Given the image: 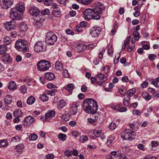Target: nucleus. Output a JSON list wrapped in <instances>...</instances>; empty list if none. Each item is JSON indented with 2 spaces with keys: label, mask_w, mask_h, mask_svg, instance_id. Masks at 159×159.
Returning a JSON list of instances; mask_svg holds the SVG:
<instances>
[{
  "label": "nucleus",
  "mask_w": 159,
  "mask_h": 159,
  "mask_svg": "<svg viewBox=\"0 0 159 159\" xmlns=\"http://www.w3.org/2000/svg\"><path fill=\"white\" fill-rule=\"evenodd\" d=\"M84 110L88 114L95 113L98 109L97 102L93 99H85L83 102Z\"/></svg>",
  "instance_id": "f257e3e1"
},
{
  "label": "nucleus",
  "mask_w": 159,
  "mask_h": 159,
  "mask_svg": "<svg viewBox=\"0 0 159 159\" xmlns=\"http://www.w3.org/2000/svg\"><path fill=\"white\" fill-rule=\"evenodd\" d=\"M83 17L84 19L89 20L93 18L94 19L98 20L100 18V16L97 15L92 9L88 8L84 12Z\"/></svg>",
  "instance_id": "f03ea898"
},
{
  "label": "nucleus",
  "mask_w": 159,
  "mask_h": 159,
  "mask_svg": "<svg viewBox=\"0 0 159 159\" xmlns=\"http://www.w3.org/2000/svg\"><path fill=\"white\" fill-rule=\"evenodd\" d=\"M27 44V41L23 39H19L16 41L15 44V48L19 51H23L25 52L28 51V49L25 46Z\"/></svg>",
  "instance_id": "7ed1b4c3"
},
{
  "label": "nucleus",
  "mask_w": 159,
  "mask_h": 159,
  "mask_svg": "<svg viewBox=\"0 0 159 159\" xmlns=\"http://www.w3.org/2000/svg\"><path fill=\"white\" fill-rule=\"evenodd\" d=\"M136 134L133 130L126 129L123 131L120 134L121 137L124 140H133L135 139Z\"/></svg>",
  "instance_id": "20e7f679"
},
{
  "label": "nucleus",
  "mask_w": 159,
  "mask_h": 159,
  "mask_svg": "<svg viewBox=\"0 0 159 159\" xmlns=\"http://www.w3.org/2000/svg\"><path fill=\"white\" fill-rule=\"evenodd\" d=\"M50 66V63L45 60H41L39 61L37 64L38 70L42 71L47 70Z\"/></svg>",
  "instance_id": "39448f33"
},
{
  "label": "nucleus",
  "mask_w": 159,
  "mask_h": 159,
  "mask_svg": "<svg viewBox=\"0 0 159 159\" xmlns=\"http://www.w3.org/2000/svg\"><path fill=\"white\" fill-rule=\"evenodd\" d=\"M111 154V155L107 157V159H127L125 155H123L120 150L112 151Z\"/></svg>",
  "instance_id": "423d86ee"
},
{
  "label": "nucleus",
  "mask_w": 159,
  "mask_h": 159,
  "mask_svg": "<svg viewBox=\"0 0 159 159\" xmlns=\"http://www.w3.org/2000/svg\"><path fill=\"white\" fill-rule=\"evenodd\" d=\"M94 8L93 9L97 15L100 16L105 8L104 5L100 2H97L93 5Z\"/></svg>",
  "instance_id": "0eeeda50"
},
{
  "label": "nucleus",
  "mask_w": 159,
  "mask_h": 159,
  "mask_svg": "<svg viewBox=\"0 0 159 159\" xmlns=\"http://www.w3.org/2000/svg\"><path fill=\"white\" fill-rule=\"evenodd\" d=\"M94 8L93 9L97 15L100 16L105 8L104 5L100 2H97L93 5Z\"/></svg>",
  "instance_id": "6e6552de"
},
{
  "label": "nucleus",
  "mask_w": 159,
  "mask_h": 159,
  "mask_svg": "<svg viewBox=\"0 0 159 159\" xmlns=\"http://www.w3.org/2000/svg\"><path fill=\"white\" fill-rule=\"evenodd\" d=\"M57 36L51 32L47 34L46 37V43L52 45L57 40Z\"/></svg>",
  "instance_id": "1a4fd4ad"
},
{
  "label": "nucleus",
  "mask_w": 159,
  "mask_h": 159,
  "mask_svg": "<svg viewBox=\"0 0 159 159\" xmlns=\"http://www.w3.org/2000/svg\"><path fill=\"white\" fill-rule=\"evenodd\" d=\"M56 90L54 89L51 90H45L41 95L40 97V99L43 101H47L48 100V97L47 95H50V96H53L55 94V92Z\"/></svg>",
  "instance_id": "9d476101"
},
{
  "label": "nucleus",
  "mask_w": 159,
  "mask_h": 159,
  "mask_svg": "<svg viewBox=\"0 0 159 159\" xmlns=\"http://www.w3.org/2000/svg\"><path fill=\"white\" fill-rule=\"evenodd\" d=\"M34 49L37 52H42L46 50V46L43 42H37L34 46Z\"/></svg>",
  "instance_id": "9b49d317"
},
{
  "label": "nucleus",
  "mask_w": 159,
  "mask_h": 159,
  "mask_svg": "<svg viewBox=\"0 0 159 159\" xmlns=\"http://www.w3.org/2000/svg\"><path fill=\"white\" fill-rule=\"evenodd\" d=\"M35 121V119L30 116L25 117L22 121V124L25 127H27L31 125Z\"/></svg>",
  "instance_id": "f8f14e48"
},
{
  "label": "nucleus",
  "mask_w": 159,
  "mask_h": 159,
  "mask_svg": "<svg viewBox=\"0 0 159 159\" xmlns=\"http://www.w3.org/2000/svg\"><path fill=\"white\" fill-rule=\"evenodd\" d=\"M16 9H11L10 10V17L14 20H20L22 19V15L19 14Z\"/></svg>",
  "instance_id": "ddd939ff"
},
{
  "label": "nucleus",
  "mask_w": 159,
  "mask_h": 159,
  "mask_svg": "<svg viewBox=\"0 0 159 159\" xmlns=\"http://www.w3.org/2000/svg\"><path fill=\"white\" fill-rule=\"evenodd\" d=\"M3 25L6 29L8 30L14 29L16 27V22L14 20L5 22L3 24Z\"/></svg>",
  "instance_id": "4468645a"
},
{
  "label": "nucleus",
  "mask_w": 159,
  "mask_h": 159,
  "mask_svg": "<svg viewBox=\"0 0 159 159\" xmlns=\"http://www.w3.org/2000/svg\"><path fill=\"white\" fill-rule=\"evenodd\" d=\"M2 7L6 9L10 7L13 4V0H3Z\"/></svg>",
  "instance_id": "2eb2a0df"
},
{
  "label": "nucleus",
  "mask_w": 159,
  "mask_h": 159,
  "mask_svg": "<svg viewBox=\"0 0 159 159\" xmlns=\"http://www.w3.org/2000/svg\"><path fill=\"white\" fill-rule=\"evenodd\" d=\"M100 33V30L99 28L96 27H93L90 30V34L93 37H97Z\"/></svg>",
  "instance_id": "dca6fc26"
},
{
  "label": "nucleus",
  "mask_w": 159,
  "mask_h": 159,
  "mask_svg": "<svg viewBox=\"0 0 159 159\" xmlns=\"http://www.w3.org/2000/svg\"><path fill=\"white\" fill-rule=\"evenodd\" d=\"M30 12L32 15L36 16L39 14L40 11L37 7L32 6L30 9Z\"/></svg>",
  "instance_id": "f3484780"
},
{
  "label": "nucleus",
  "mask_w": 159,
  "mask_h": 159,
  "mask_svg": "<svg viewBox=\"0 0 159 159\" xmlns=\"http://www.w3.org/2000/svg\"><path fill=\"white\" fill-rule=\"evenodd\" d=\"M13 9H16L17 11H19V12H22L25 10V7L24 3H19L16 5L15 8Z\"/></svg>",
  "instance_id": "a211bd4d"
},
{
  "label": "nucleus",
  "mask_w": 159,
  "mask_h": 159,
  "mask_svg": "<svg viewBox=\"0 0 159 159\" xmlns=\"http://www.w3.org/2000/svg\"><path fill=\"white\" fill-rule=\"evenodd\" d=\"M2 59L3 61L8 63L12 62V59L10 55L7 53L3 55L2 56Z\"/></svg>",
  "instance_id": "6ab92c4d"
},
{
  "label": "nucleus",
  "mask_w": 159,
  "mask_h": 159,
  "mask_svg": "<svg viewBox=\"0 0 159 159\" xmlns=\"http://www.w3.org/2000/svg\"><path fill=\"white\" fill-rule=\"evenodd\" d=\"M19 28L21 31L24 32L27 30L28 27L25 22H22L20 23Z\"/></svg>",
  "instance_id": "aec40b11"
},
{
  "label": "nucleus",
  "mask_w": 159,
  "mask_h": 159,
  "mask_svg": "<svg viewBox=\"0 0 159 159\" xmlns=\"http://www.w3.org/2000/svg\"><path fill=\"white\" fill-rule=\"evenodd\" d=\"M78 106L76 103H74L72 105L70 108V112L72 115H75L77 111Z\"/></svg>",
  "instance_id": "412c9836"
},
{
  "label": "nucleus",
  "mask_w": 159,
  "mask_h": 159,
  "mask_svg": "<svg viewBox=\"0 0 159 159\" xmlns=\"http://www.w3.org/2000/svg\"><path fill=\"white\" fill-rule=\"evenodd\" d=\"M7 87L9 90H13L16 89L17 86L14 81H11L9 83Z\"/></svg>",
  "instance_id": "4be33fe9"
},
{
  "label": "nucleus",
  "mask_w": 159,
  "mask_h": 159,
  "mask_svg": "<svg viewBox=\"0 0 159 159\" xmlns=\"http://www.w3.org/2000/svg\"><path fill=\"white\" fill-rule=\"evenodd\" d=\"M55 112L54 111H49L45 114V121L47 120L48 121V119L54 117L55 115Z\"/></svg>",
  "instance_id": "5701e85b"
},
{
  "label": "nucleus",
  "mask_w": 159,
  "mask_h": 159,
  "mask_svg": "<svg viewBox=\"0 0 159 159\" xmlns=\"http://www.w3.org/2000/svg\"><path fill=\"white\" fill-rule=\"evenodd\" d=\"M93 0H76L79 3L82 4L87 5L91 4L93 2Z\"/></svg>",
  "instance_id": "b1692460"
},
{
  "label": "nucleus",
  "mask_w": 159,
  "mask_h": 159,
  "mask_svg": "<svg viewBox=\"0 0 159 159\" xmlns=\"http://www.w3.org/2000/svg\"><path fill=\"white\" fill-rule=\"evenodd\" d=\"M63 67V66L62 63L60 61H57L55 64V68L57 71L62 70Z\"/></svg>",
  "instance_id": "393cba45"
},
{
  "label": "nucleus",
  "mask_w": 159,
  "mask_h": 159,
  "mask_svg": "<svg viewBox=\"0 0 159 159\" xmlns=\"http://www.w3.org/2000/svg\"><path fill=\"white\" fill-rule=\"evenodd\" d=\"M4 100L5 104H9L11 103L12 101V97L10 95H7L5 97Z\"/></svg>",
  "instance_id": "a878e982"
},
{
  "label": "nucleus",
  "mask_w": 159,
  "mask_h": 159,
  "mask_svg": "<svg viewBox=\"0 0 159 159\" xmlns=\"http://www.w3.org/2000/svg\"><path fill=\"white\" fill-rule=\"evenodd\" d=\"M45 76L46 79L50 80H52L55 78L54 74L51 72L47 73L45 74Z\"/></svg>",
  "instance_id": "bb28decb"
},
{
  "label": "nucleus",
  "mask_w": 159,
  "mask_h": 159,
  "mask_svg": "<svg viewBox=\"0 0 159 159\" xmlns=\"http://www.w3.org/2000/svg\"><path fill=\"white\" fill-rule=\"evenodd\" d=\"M57 107L58 109H61L66 105V102L63 100H60L57 103Z\"/></svg>",
  "instance_id": "cd10ccee"
},
{
  "label": "nucleus",
  "mask_w": 159,
  "mask_h": 159,
  "mask_svg": "<svg viewBox=\"0 0 159 159\" xmlns=\"http://www.w3.org/2000/svg\"><path fill=\"white\" fill-rule=\"evenodd\" d=\"M23 113L20 110L16 109L13 112V116L15 117H20Z\"/></svg>",
  "instance_id": "c85d7f7f"
},
{
  "label": "nucleus",
  "mask_w": 159,
  "mask_h": 159,
  "mask_svg": "<svg viewBox=\"0 0 159 159\" xmlns=\"http://www.w3.org/2000/svg\"><path fill=\"white\" fill-rule=\"evenodd\" d=\"M102 131L101 129H95L93 131V134L95 137H99L102 134Z\"/></svg>",
  "instance_id": "c756f323"
},
{
  "label": "nucleus",
  "mask_w": 159,
  "mask_h": 159,
  "mask_svg": "<svg viewBox=\"0 0 159 159\" xmlns=\"http://www.w3.org/2000/svg\"><path fill=\"white\" fill-rule=\"evenodd\" d=\"M7 50V47L5 45H0V54H3L6 53Z\"/></svg>",
  "instance_id": "7c9ffc66"
},
{
  "label": "nucleus",
  "mask_w": 159,
  "mask_h": 159,
  "mask_svg": "<svg viewBox=\"0 0 159 159\" xmlns=\"http://www.w3.org/2000/svg\"><path fill=\"white\" fill-rule=\"evenodd\" d=\"M35 101V98L32 96H30L28 98L27 100V103L29 105L32 104Z\"/></svg>",
  "instance_id": "2f4dec72"
},
{
  "label": "nucleus",
  "mask_w": 159,
  "mask_h": 159,
  "mask_svg": "<svg viewBox=\"0 0 159 159\" xmlns=\"http://www.w3.org/2000/svg\"><path fill=\"white\" fill-rule=\"evenodd\" d=\"M61 119L63 121H66L70 119V116L67 114H64L61 115Z\"/></svg>",
  "instance_id": "473e14b6"
},
{
  "label": "nucleus",
  "mask_w": 159,
  "mask_h": 159,
  "mask_svg": "<svg viewBox=\"0 0 159 159\" xmlns=\"http://www.w3.org/2000/svg\"><path fill=\"white\" fill-rule=\"evenodd\" d=\"M65 89L68 91L70 92L74 89V85L72 83L69 84L67 86L65 87Z\"/></svg>",
  "instance_id": "72a5a7b5"
},
{
  "label": "nucleus",
  "mask_w": 159,
  "mask_h": 159,
  "mask_svg": "<svg viewBox=\"0 0 159 159\" xmlns=\"http://www.w3.org/2000/svg\"><path fill=\"white\" fill-rule=\"evenodd\" d=\"M115 137L111 135L107 139L106 142V144L107 146L110 145L111 143L114 140Z\"/></svg>",
  "instance_id": "f704fd0d"
},
{
  "label": "nucleus",
  "mask_w": 159,
  "mask_h": 159,
  "mask_svg": "<svg viewBox=\"0 0 159 159\" xmlns=\"http://www.w3.org/2000/svg\"><path fill=\"white\" fill-rule=\"evenodd\" d=\"M130 98L126 97L124 99L123 105L125 106H128L130 104Z\"/></svg>",
  "instance_id": "c9c22d12"
},
{
  "label": "nucleus",
  "mask_w": 159,
  "mask_h": 159,
  "mask_svg": "<svg viewBox=\"0 0 159 159\" xmlns=\"http://www.w3.org/2000/svg\"><path fill=\"white\" fill-rule=\"evenodd\" d=\"M53 15L55 17H59L60 16V9L53 10L52 12Z\"/></svg>",
  "instance_id": "e433bc0d"
},
{
  "label": "nucleus",
  "mask_w": 159,
  "mask_h": 159,
  "mask_svg": "<svg viewBox=\"0 0 159 159\" xmlns=\"http://www.w3.org/2000/svg\"><path fill=\"white\" fill-rule=\"evenodd\" d=\"M58 137L62 141H65L66 139V135L62 133L59 134L58 135Z\"/></svg>",
  "instance_id": "4c0bfd02"
},
{
  "label": "nucleus",
  "mask_w": 159,
  "mask_h": 159,
  "mask_svg": "<svg viewBox=\"0 0 159 159\" xmlns=\"http://www.w3.org/2000/svg\"><path fill=\"white\" fill-rule=\"evenodd\" d=\"M11 43V40L9 37H5L3 40V43L4 45H7Z\"/></svg>",
  "instance_id": "58836bf2"
},
{
  "label": "nucleus",
  "mask_w": 159,
  "mask_h": 159,
  "mask_svg": "<svg viewBox=\"0 0 159 159\" xmlns=\"http://www.w3.org/2000/svg\"><path fill=\"white\" fill-rule=\"evenodd\" d=\"M142 96L146 100H149L151 98V96L146 92H144L142 93Z\"/></svg>",
  "instance_id": "ea45409f"
},
{
  "label": "nucleus",
  "mask_w": 159,
  "mask_h": 159,
  "mask_svg": "<svg viewBox=\"0 0 159 159\" xmlns=\"http://www.w3.org/2000/svg\"><path fill=\"white\" fill-rule=\"evenodd\" d=\"M8 145L7 141L5 139H3L0 141V148H4Z\"/></svg>",
  "instance_id": "a19ab883"
},
{
  "label": "nucleus",
  "mask_w": 159,
  "mask_h": 159,
  "mask_svg": "<svg viewBox=\"0 0 159 159\" xmlns=\"http://www.w3.org/2000/svg\"><path fill=\"white\" fill-rule=\"evenodd\" d=\"M21 140V138L18 136L12 137L11 139V141L14 143H19Z\"/></svg>",
  "instance_id": "79ce46f5"
},
{
  "label": "nucleus",
  "mask_w": 159,
  "mask_h": 159,
  "mask_svg": "<svg viewBox=\"0 0 159 159\" xmlns=\"http://www.w3.org/2000/svg\"><path fill=\"white\" fill-rule=\"evenodd\" d=\"M38 138V136L34 134H31L29 136V139L30 140L34 141L36 140Z\"/></svg>",
  "instance_id": "37998d69"
},
{
  "label": "nucleus",
  "mask_w": 159,
  "mask_h": 159,
  "mask_svg": "<svg viewBox=\"0 0 159 159\" xmlns=\"http://www.w3.org/2000/svg\"><path fill=\"white\" fill-rule=\"evenodd\" d=\"M135 12L133 13L134 16L136 17H138L140 15V13L139 11V8L138 7H136L134 9Z\"/></svg>",
  "instance_id": "c03bdc74"
},
{
  "label": "nucleus",
  "mask_w": 159,
  "mask_h": 159,
  "mask_svg": "<svg viewBox=\"0 0 159 159\" xmlns=\"http://www.w3.org/2000/svg\"><path fill=\"white\" fill-rule=\"evenodd\" d=\"M88 139L87 136L85 135H82L80 137V140L81 142L83 143L87 141Z\"/></svg>",
  "instance_id": "a18cd8bd"
},
{
  "label": "nucleus",
  "mask_w": 159,
  "mask_h": 159,
  "mask_svg": "<svg viewBox=\"0 0 159 159\" xmlns=\"http://www.w3.org/2000/svg\"><path fill=\"white\" fill-rule=\"evenodd\" d=\"M134 93V90L133 89H130L129 90L127 93V97H131Z\"/></svg>",
  "instance_id": "49530a36"
},
{
  "label": "nucleus",
  "mask_w": 159,
  "mask_h": 159,
  "mask_svg": "<svg viewBox=\"0 0 159 159\" xmlns=\"http://www.w3.org/2000/svg\"><path fill=\"white\" fill-rule=\"evenodd\" d=\"M97 77L98 78V79L101 80L103 79L106 80L107 79V78L106 77H104V74L102 73H100L98 74Z\"/></svg>",
  "instance_id": "de8ad7c7"
},
{
  "label": "nucleus",
  "mask_w": 159,
  "mask_h": 159,
  "mask_svg": "<svg viewBox=\"0 0 159 159\" xmlns=\"http://www.w3.org/2000/svg\"><path fill=\"white\" fill-rule=\"evenodd\" d=\"M116 127V124L115 123L113 122H111V123L109 126V128L111 130H113L114 129H115Z\"/></svg>",
  "instance_id": "09e8293b"
},
{
  "label": "nucleus",
  "mask_w": 159,
  "mask_h": 159,
  "mask_svg": "<svg viewBox=\"0 0 159 159\" xmlns=\"http://www.w3.org/2000/svg\"><path fill=\"white\" fill-rule=\"evenodd\" d=\"M19 89L20 92L23 94L25 93L27 91L26 87L24 85L20 87Z\"/></svg>",
  "instance_id": "8fccbe9b"
},
{
  "label": "nucleus",
  "mask_w": 159,
  "mask_h": 159,
  "mask_svg": "<svg viewBox=\"0 0 159 159\" xmlns=\"http://www.w3.org/2000/svg\"><path fill=\"white\" fill-rule=\"evenodd\" d=\"M71 134L73 136L75 137H77L80 135V133L79 131L73 130L71 132Z\"/></svg>",
  "instance_id": "3c124183"
},
{
  "label": "nucleus",
  "mask_w": 159,
  "mask_h": 159,
  "mask_svg": "<svg viewBox=\"0 0 159 159\" xmlns=\"http://www.w3.org/2000/svg\"><path fill=\"white\" fill-rule=\"evenodd\" d=\"M63 75L64 77L68 78L69 77L68 71L66 69H63Z\"/></svg>",
  "instance_id": "603ef678"
},
{
  "label": "nucleus",
  "mask_w": 159,
  "mask_h": 159,
  "mask_svg": "<svg viewBox=\"0 0 159 159\" xmlns=\"http://www.w3.org/2000/svg\"><path fill=\"white\" fill-rule=\"evenodd\" d=\"M44 4L47 6L50 5L52 3L53 0H43Z\"/></svg>",
  "instance_id": "864d4df0"
},
{
  "label": "nucleus",
  "mask_w": 159,
  "mask_h": 159,
  "mask_svg": "<svg viewBox=\"0 0 159 159\" xmlns=\"http://www.w3.org/2000/svg\"><path fill=\"white\" fill-rule=\"evenodd\" d=\"M139 34L137 31L134 32L133 33V36L136 38V39L137 40H138L139 39Z\"/></svg>",
  "instance_id": "5fc2aeb1"
},
{
  "label": "nucleus",
  "mask_w": 159,
  "mask_h": 159,
  "mask_svg": "<svg viewBox=\"0 0 159 159\" xmlns=\"http://www.w3.org/2000/svg\"><path fill=\"white\" fill-rule=\"evenodd\" d=\"M34 25L36 28H39L41 25V23L39 21L34 20Z\"/></svg>",
  "instance_id": "6e6d98bb"
},
{
  "label": "nucleus",
  "mask_w": 159,
  "mask_h": 159,
  "mask_svg": "<svg viewBox=\"0 0 159 159\" xmlns=\"http://www.w3.org/2000/svg\"><path fill=\"white\" fill-rule=\"evenodd\" d=\"M105 49L102 48L98 54V57L99 59H101L103 58V55L105 52Z\"/></svg>",
  "instance_id": "4d7b16f0"
},
{
  "label": "nucleus",
  "mask_w": 159,
  "mask_h": 159,
  "mask_svg": "<svg viewBox=\"0 0 159 159\" xmlns=\"http://www.w3.org/2000/svg\"><path fill=\"white\" fill-rule=\"evenodd\" d=\"M108 53L110 56H111L113 54V50L112 48V46L109 45L108 46Z\"/></svg>",
  "instance_id": "13d9d810"
},
{
  "label": "nucleus",
  "mask_w": 159,
  "mask_h": 159,
  "mask_svg": "<svg viewBox=\"0 0 159 159\" xmlns=\"http://www.w3.org/2000/svg\"><path fill=\"white\" fill-rule=\"evenodd\" d=\"M41 13L43 15H48L49 13V10L48 8L45 9L41 12Z\"/></svg>",
  "instance_id": "bf43d9fd"
},
{
  "label": "nucleus",
  "mask_w": 159,
  "mask_h": 159,
  "mask_svg": "<svg viewBox=\"0 0 159 159\" xmlns=\"http://www.w3.org/2000/svg\"><path fill=\"white\" fill-rule=\"evenodd\" d=\"M119 91L120 93L122 95H124L126 93V92L125 91L124 89L123 88L120 87L119 88Z\"/></svg>",
  "instance_id": "052dcab7"
},
{
  "label": "nucleus",
  "mask_w": 159,
  "mask_h": 159,
  "mask_svg": "<svg viewBox=\"0 0 159 159\" xmlns=\"http://www.w3.org/2000/svg\"><path fill=\"white\" fill-rule=\"evenodd\" d=\"M141 112L138 110L135 109L133 111V114L138 116H140L141 115Z\"/></svg>",
  "instance_id": "680f3d73"
},
{
  "label": "nucleus",
  "mask_w": 159,
  "mask_h": 159,
  "mask_svg": "<svg viewBox=\"0 0 159 159\" xmlns=\"http://www.w3.org/2000/svg\"><path fill=\"white\" fill-rule=\"evenodd\" d=\"M152 147V148L156 147L159 145L158 142L156 141H152L151 142Z\"/></svg>",
  "instance_id": "e2e57ef3"
},
{
  "label": "nucleus",
  "mask_w": 159,
  "mask_h": 159,
  "mask_svg": "<svg viewBox=\"0 0 159 159\" xmlns=\"http://www.w3.org/2000/svg\"><path fill=\"white\" fill-rule=\"evenodd\" d=\"M156 57V55L153 54H150L149 55L148 57L149 59L151 61H153L155 59Z\"/></svg>",
  "instance_id": "0e129e2a"
},
{
  "label": "nucleus",
  "mask_w": 159,
  "mask_h": 159,
  "mask_svg": "<svg viewBox=\"0 0 159 159\" xmlns=\"http://www.w3.org/2000/svg\"><path fill=\"white\" fill-rule=\"evenodd\" d=\"M104 72L106 74H107L109 73L110 71V67L108 66H105L104 68Z\"/></svg>",
  "instance_id": "69168bd1"
},
{
  "label": "nucleus",
  "mask_w": 159,
  "mask_h": 159,
  "mask_svg": "<svg viewBox=\"0 0 159 159\" xmlns=\"http://www.w3.org/2000/svg\"><path fill=\"white\" fill-rule=\"evenodd\" d=\"M47 87L49 89H51L56 88V86L52 83H49L47 85Z\"/></svg>",
  "instance_id": "338daca9"
},
{
  "label": "nucleus",
  "mask_w": 159,
  "mask_h": 159,
  "mask_svg": "<svg viewBox=\"0 0 159 159\" xmlns=\"http://www.w3.org/2000/svg\"><path fill=\"white\" fill-rule=\"evenodd\" d=\"M138 148L139 149L143 151L145 150V149L144 148L143 145V144L141 143H140L138 144Z\"/></svg>",
  "instance_id": "774afa93"
}]
</instances>
